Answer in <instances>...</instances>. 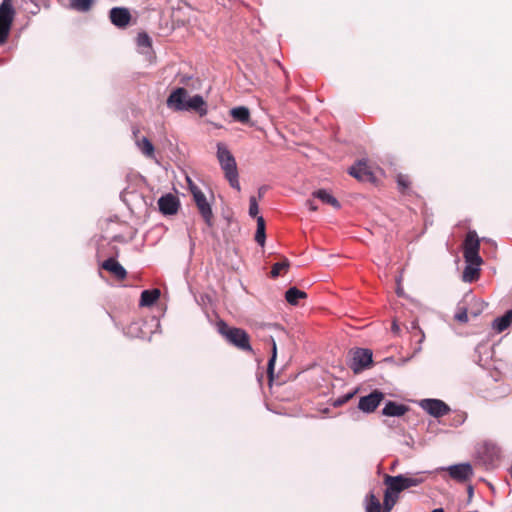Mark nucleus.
<instances>
[{"instance_id":"14","label":"nucleus","mask_w":512,"mask_h":512,"mask_svg":"<svg viewBox=\"0 0 512 512\" xmlns=\"http://www.w3.org/2000/svg\"><path fill=\"white\" fill-rule=\"evenodd\" d=\"M159 210L164 215L176 214L179 208V200L172 194H166L158 200Z\"/></svg>"},{"instance_id":"6","label":"nucleus","mask_w":512,"mask_h":512,"mask_svg":"<svg viewBox=\"0 0 512 512\" xmlns=\"http://www.w3.org/2000/svg\"><path fill=\"white\" fill-rule=\"evenodd\" d=\"M372 363V352L369 349L357 348L350 351L349 367L354 373L368 368Z\"/></svg>"},{"instance_id":"21","label":"nucleus","mask_w":512,"mask_h":512,"mask_svg":"<svg viewBox=\"0 0 512 512\" xmlns=\"http://www.w3.org/2000/svg\"><path fill=\"white\" fill-rule=\"evenodd\" d=\"M312 195L314 197L318 198L320 201H322L325 204H329L336 209L340 208L339 201L324 189H319V190L313 192Z\"/></svg>"},{"instance_id":"11","label":"nucleus","mask_w":512,"mask_h":512,"mask_svg":"<svg viewBox=\"0 0 512 512\" xmlns=\"http://www.w3.org/2000/svg\"><path fill=\"white\" fill-rule=\"evenodd\" d=\"M478 457L487 467H494L500 459V450L493 444H484L478 451Z\"/></svg>"},{"instance_id":"3","label":"nucleus","mask_w":512,"mask_h":512,"mask_svg":"<svg viewBox=\"0 0 512 512\" xmlns=\"http://www.w3.org/2000/svg\"><path fill=\"white\" fill-rule=\"evenodd\" d=\"M218 330L230 344L239 350L249 353L253 352L252 346L250 345V336L245 330L237 327H230L223 321L218 324Z\"/></svg>"},{"instance_id":"15","label":"nucleus","mask_w":512,"mask_h":512,"mask_svg":"<svg viewBox=\"0 0 512 512\" xmlns=\"http://www.w3.org/2000/svg\"><path fill=\"white\" fill-rule=\"evenodd\" d=\"M101 268L112 274L117 280H124L127 276L125 268L115 259L109 257L102 262Z\"/></svg>"},{"instance_id":"4","label":"nucleus","mask_w":512,"mask_h":512,"mask_svg":"<svg viewBox=\"0 0 512 512\" xmlns=\"http://www.w3.org/2000/svg\"><path fill=\"white\" fill-rule=\"evenodd\" d=\"M480 240L476 231H469L463 242V256L468 264L480 266L482 259L479 255Z\"/></svg>"},{"instance_id":"27","label":"nucleus","mask_w":512,"mask_h":512,"mask_svg":"<svg viewBox=\"0 0 512 512\" xmlns=\"http://www.w3.org/2000/svg\"><path fill=\"white\" fill-rule=\"evenodd\" d=\"M479 271V266L469 264L464 269L463 279L467 282H473L478 279Z\"/></svg>"},{"instance_id":"32","label":"nucleus","mask_w":512,"mask_h":512,"mask_svg":"<svg viewBox=\"0 0 512 512\" xmlns=\"http://www.w3.org/2000/svg\"><path fill=\"white\" fill-rule=\"evenodd\" d=\"M137 43L142 47H151L152 41L151 38L146 33H140L137 37Z\"/></svg>"},{"instance_id":"24","label":"nucleus","mask_w":512,"mask_h":512,"mask_svg":"<svg viewBox=\"0 0 512 512\" xmlns=\"http://www.w3.org/2000/svg\"><path fill=\"white\" fill-rule=\"evenodd\" d=\"M289 267H290L289 260L287 258H283L282 261L273 264L271 271H270V276L272 278H276V277L280 276L281 274H285V273H287Z\"/></svg>"},{"instance_id":"22","label":"nucleus","mask_w":512,"mask_h":512,"mask_svg":"<svg viewBox=\"0 0 512 512\" xmlns=\"http://www.w3.org/2000/svg\"><path fill=\"white\" fill-rule=\"evenodd\" d=\"M305 298H307L306 292L299 290L296 287L289 288L285 293V299L291 305H297L300 299Z\"/></svg>"},{"instance_id":"25","label":"nucleus","mask_w":512,"mask_h":512,"mask_svg":"<svg viewBox=\"0 0 512 512\" xmlns=\"http://www.w3.org/2000/svg\"><path fill=\"white\" fill-rule=\"evenodd\" d=\"M93 4L94 0H69L70 8L78 12L89 11Z\"/></svg>"},{"instance_id":"20","label":"nucleus","mask_w":512,"mask_h":512,"mask_svg":"<svg viewBox=\"0 0 512 512\" xmlns=\"http://www.w3.org/2000/svg\"><path fill=\"white\" fill-rule=\"evenodd\" d=\"M512 323V310H508L503 316L496 318L493 321V329L497 332H503Z\"/></svg>"},{"instance_id":"9","label":"nucleus","mask_w":512,"mask_h":512,"mask_svg":"<svg viewBox=\"0 0 512 512\" xmlns=\"http://www.w3.org/2000/svg\"><path fill=\"white\" fill-rule=\"evenodd\" d=\"M349 174L362 182H375V175L365 160L358 161L348 170Z\"/></svg>"},{"instance_id":"18","label":"nucleus","mask_w":512,"mask_h":512,"mask_svg":"<svg viewBox=\"0 0 512 512\" xmlns=\"http://www.w3.org/2000/svg\"><path fill=\"white\" fill-rule=\"evenodd\" d=\"M161 292L159 289H151L144 290L141 293L140 297V306L142 307H150L156 303V301L160 298Z\"/></svg>"},{"instance_id":"26","label":"nucleus","mask_w":512,"mask_h":512,"mask_svg":"<svg viewBox=\"0 0 512 512\" xmlns=\"http://www.w3.org/2000/svg\"><path fill=\"white\" fill-rule=\"evenodd\" d=\"M266 234H265V220L262 216L257 217V230L255 234V241L263 246L265 243Z\"/></svg>"},{"instance_id":"5","label":"nucleus","mask_w":512,"mask_h":512,"mask_svg":"<svg viewBox=\"0 0 512 512\" xmlns=\"http://www.w3.org/2000/svg\"><path fill=\"white\" fill-rule=\"evenodd\" d=\"M424 480L425 478L423 476L408 477L404 475H385L384 484L387 486V489L399 494L405 489L420 485Z\"/></svg>"},{"instance_id":"33","label":"nucleus","mask_w":512,"mask_h":512,"mask_svg":"<svg viewBox=\"0 0 512 512\" xmlns=\"http://www.w3.org/2000/svg\"><path fill=\"white\" fill-rule=\"evenodd\" d=\"M353 396H354V393H347L346 395H343V396L339 397L338 399L335 400L334 406L335 407H340V406L344 405L350 399H352Z\"/></svg>"},{"instance_id":"7","label":"nucleus","mask_w":512,"mask_h":512,"mask_svg":"<svg viewBox=\"0 0 512 512\" xmlns=\"http://www.w3.org/2000/svg\"><path fill=\"white\" fill-rule=\"evenodd\" d=\"M420 406L428 414L436 418L445 416L450 412L449 406L439 399H424L420 402Z\"/></svg>"},{"instance_id":"39","label":"nucleus","mask_w":512,"mask_h":512,"mask_svg":"<svg viewBox=\"0 0 512 512\" xmlns=\"http://www.w3.org/2000/svg\"><path fill=\"white\" fill-rule=\"evenodd\" d=\"M266 190H267L266 186H262L259 188V190H258L259 198H262L264 196Z\"/></svg>"},{"instance_id":"40","label":"nucleus","mask_w":512,"mask_h":512,"mask_svg":"<svg viewBox=\"0 0 512 512\" xmlns=\"http://www.w3.org/2000/svg\"><path fill=\"white\" fill-rule=\"evenodd\" d=\"M432 512H444V510L441 508H438V509H434Z\"/></svg>"},{"instance_id":"17","label":"nucleus","mask_w":512,"mask_h":512,"mask_svg":"<svg viewBox=\"0 0 512 512\" xmlns=\"http://www.w3.org/2000/svg\"><path fill=\"white\" fill-rule=\"evenodd\" d=\"M139 130H134L133 134L136 138V145L141 150V152L148 158H154L155 156V148L152 142L146 138L142 137L141 139L137 138V134Z\"/></svg>"},{"instance_id":"31","label":"nucleus","mask_w":512,"mask_h":512,"mask_svg":"<svg viewBox=\"0 0 512 512\" xmlns=\"http://www.w3.org/2000/svg\"><path fill=\"white\" fill-rule=\"evenodd\" d=\"M258 213H259V207H258L257 200L254 196H251L249 199V215L251 217L257 218V217H259Z\"/></svg>"},{"instance_id":"29","label":"nucleus","mask_w":512,"mask_h":512,"mask_svg":"<svg viewBox=\"0 0 512 512\" xmlns=\"http://www.w3.org/2000/svg\"><path fill=\"white\" fill-rule=\"evenodd\" d=\"M380 501L374 494H370L368 497V504L366 506V512H382Z\"/></svg>"},{"instance_id":"37","label":"nucleus","mask_w":512,"mask_h":512,"mask_svg":"<svg viewBox=\"0 0 512 512\" xmlns=\"http://www.w3.org/2000/svg\"><path fill=\"white\" fill-rule=\"evenodd\" d=\"M308 208L310 211H316L318 209V207L315 205L314 201L313 200H307L306 202Z\"/></svg>"},{"instance_id":"36","label":"nucleus","mask_w":512,"mask_h":512,"mask_svg":"<svg viewBox=\"0 0 512 512\" xmlns=\"http://www.w3.org/2000/svg\"><path fill=\"white\" fill-rule=\"evenodd\" d=\"M391 331L395 335H399L400 334V326L398 325V323L396 321H393L392 326H391Z\"/></svg>"},{"instance_id":"19","label":"nucleus","mask_w":512,"mask_h":512,"mask_svg":"<svg viewBox=\"0 0 512 512\" xmlns=\"http://www.w3.org/2000/svg\"><path fill=\"white\" fill-rule=\"evenodd\" d=\"M232 118L241 124L250 123V110L245 106L234 107L230 110Z\"/></svg>"},{"instance_id":"23","label":"nucleus","mask_w":512,"mask_h":512,"mask_svg":"<svg viewBox=\"0 0 512 512\" xmlns=\"http://www.w3.org/2000/svg\"><path fill=\"white\" fill-rule=\"evenodd\" d=\"M398 501V493L392 492L391 490L387 489L384 493V503H383V509L382 512H390L394 505Z\"/></svg>"},{"instance_id":"41","label":"nucleus","mask_w":512,"mask_h":512,"mask_svg":"<svg viewBox=\"0 0 512 512\" xmlns=\"http://www.w3.org/2000/svg\"><path fill=\"white\" fill-rule=\"evenodd\" d=\"M510 474H511V477H512V465H511V469H510Z\"/></svg>"},{"instance_id":"1","label":"nucleus","mask_w":512,"mask_h":512,"mask_svg":"<svg viewBox=\"0 0 512 512\" xmlns=\"http://www.w3.org/2000/svg\"><path fill=\"white\" fill-rule=\"evenodd\" d=\"M167 106L175 111L195 110L200 114H205V101L201 95H194L188 98V91L179 87L175 89L167 98Z\"/></svg>"},{"instance_id":"13","label":"nucleus","mask_w":512,"mask_h":512,"mask_svg":"<svg viewBox=\"0 0 512 512\" xmlns=\"http://www.w3.org/2000/svg\"><path fill=\"white\" fill-rule=\"evenodd\" d=\"M447 471L450 477L458 482H465L473 475L472 466L468 463L450 466Z\"/></svg>"},{"instance_id":"34","label":"nucleus","mask_w":512,"mask_h":512,"mask_svg":"<svg viewBox=\"0 0 512 512\" xmlns=\"http://www.w3.org/2000/svg\"><path fill=\"white\" fill-rule=\"evenodd\" d=\"M455 319L459 322H467L468 321V312L467 309H459V311L455 315Z\"/></svg>"},{"instance_id":"8","label":"nucleus","mask_w":512,"mask_h":512,"mask_svg":"<svg viewBox=\"0 0 512 512\" xmlns=\"http://www.w3.org/2000/svg\"><path fill=\"white\" fill-rule=\"evenodd\" d=\"M196 207L198 209L199 214L207 224V226L212 227L214 224V215L212 212V208L210 203L207 201V198L203 192H198L195 194V199H193Z\"/></svg>"},{"instance_id":"2","label":"nucleus","mask_w":512,"mask_h":512,"mask_svg":"<svg viewBox=\"0 0 512 512\" xmlns=\"http://www.w3.org/2000/svg\"><path fill=\"white\" fill-rule=\"evenodd\" d=\"M217 159L231 187L239 191L240 183L238 180L236 160L232 153L229 151V149L223 143L217 144Z\"/></svg>"},{"instance_id":"38","label":"nucleus","mask_w":512,"mask_h":512,"mask_svg":"<svg viewBox=\"0 0 512 512\" xmlns=\"http://www.w3.org/2000/svg\"><path fill=\"white\" fill-rule=\"evenodd\" d=\"M475 305L478 306V310L476 312H473V315L477 316L478 313L481 312V310L483 309L484 304L480 301H475Z\"/></svg>"},{"instance_id":"28","label":"nucleus","mask_w":512,"mask_h":512,"mask_svg":"<svg viewBox=\"0 0 512 512\" xmlns=\"http://www.w3.org/2000/svg\"><path fill=\"white\" fill-rule=\"evenodd\" d=\"M270 339H271V343H272V355L268 362L267 373H268L269 379L272 380L275 361H276V357H277V346H276L275 340L272 337Z\"/></svg>"},{"instance_id":"35","label":"nucleus","mask_w":512,"mask_h":512,"mask_svg":"<svg viewBox=\"0 0 512 512\" xmlns=\"http://www.w3.org/2000/svg\"><path fill=\"white\" fill-rule=\"evenodd\" d=\"M188 183H189V190L193 196V199H195V194L198 193V192H202L201 189L195 185L190 179H188Z\"/></svg>"},{"instance_id":"16","label":"nucleus","mask_w":512,"mask_h":512,"mask_svg":"<svg viewBox=\"0 0 512 512\" xmlns=\"http://www.w3.org/2000/svg\"><path fill=\"white\" fill-rule=\"evenodd\" d=\"M409 410L408 406L394 401H388L382 410V414L389 417L403 416Z\"/></svg>"},{"instance_id":"12","label":"nucleus","mask_w":512,"mask_h":512,"mask_svg":"<svg viewBox=\"0 0 512 512\" xmlns=\"http://www.w3.org/2000/svg\"><path fill=\"white\" fill-rule=\"evenodd\" d=\"M109 18L116 27L126 28L131 21V14L125 7H114L109 12Z\"/></svg>"},{"instance_id":"10","label":"nucleus","mask_w":512,"mask_h":512,"mask_svg":"<svg viewBox=\"0 0 512 512\" xmlns=\"http://www.w3.org/2000/svg\"><path fill=\"white\" fill-rule=\"evenodd\" d=\"M383 399L384 393L374 390L369 395L360 398L358 408L365 413L374 412Z\"/></svg>"},{"instance_id":"30","label":"nucleus","mask_w":512,"mask_h":512,"mask_svg":"<svg viewBox=\"0 0 512 512\" xmlns=\"http://www.w3.org/2000/svg\"><path fill=\"white\" fill-rule=\"evenodd\" d=\"M396 181L401 192H405L411 184L409 177L404 174H398Z\"/></svg>"}]
</instances>
